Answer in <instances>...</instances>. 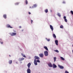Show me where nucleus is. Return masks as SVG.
<instances>
[{"label":"nucleus","instance_id":"f257e3e1","mask_svg":"<svg viewBox=\"0 0 73 73\" xmlns=\"http://www.w3.org/2000/svg\"><path fill=\"white\" fill-rule=\"evenodd\" d=\"M44 54L45 56H48V52L46 51L44 52Z\"/></svg>","mask_w":73,"mask_h":73},{"label":"nucleus","instance_id":"f03ea898","mask_svg":"<svg viewBox=\"0 0 73 73\" xmlns=\"http://www.w3.org/2000/svg\"><path fill=\"white\" fill-rule=\"evenodd\" d=\"M34 58H35L34 60H38L40 59V58L37 56H35L34 57Z\"/></svg>","mask_w":73,"mask_h":73},{"label":"nucleus","instance_id":"7ed1b4c3","mask_svg":"<svg viewBox=\"0 0 73 73\" xmlns=\"http://www.w3.org/2000/svg\"><path fill=\"white\" fill-rule=\"evenodd\" d=\"M48 65L49 66V67H53V66L52 65V64L51 63H48Z\"/></svg>","mask_w":73,"mask_h":73},{"label":"nucleus","instance_id":"20e7f679","mask_svg":"<svg viewBox=\"0 0 73 73\" xmlns=\"http://www.w3.org/2000/svg\"><path fill=\"white\" fill-rule=\"evenodd\" d=\"M39 55L40 57H41L42 58L43 57H44V54H43L40 53L39 54Z\"/></svg>","mask_w":73,"mask_h":73},{"label":"nucleus","instance_id":"39448f33","mask_svg":"<svg viewBox=\"0 0 73 73\" xmlns=\"http://www.w3.org/2000/svg\"><path fill=\"white\" fill-rule=\"evenodd\" d=\"M17 33H12V34H11V36H16L17 35Z\"/></svg>","mask_w":73,"mask_h":73},{"label":"nucleus","instance_id":"423d86ee","mask_svg":"<svg viewBox=\"0 0 73 73\" xmlns=\"http://www.w3.org/2000/svg\"><path fill=\"white\" fill-rule=\"evenodd\" d=\"M66 17L65 16H64L63 17V19H64V21L65 22H67L68 20H67V19H66Z\"/></svg>","mask_w":73,"mask_h":73},{"label":"nucleus","instance_id":"0eeeda50","mask_svg":"<svg viewBox=\"0 0 73 73\" xmlns=\"http://www.w3.org/2000/svg\"><path fill=\"white\" fill-rule=\"evenodd\" d=\"M58 67H59V68H60V69H64V67H63V66H60V65H58Z\"/></svg>","mask_w":73,"mask_h":73},{"label":"nucleus","instance_id":"6e6552de","mask_svg":"<svg viewBox=\"0 0 73 73\" xmlns=\"http://www.w3.org/2000/svg\"><path fill=\"white\" fill-rule=\"evenodd\" d=\"M27 73H31V71L30 69L29 68L28 69H27Z\"/></svg>","mask_w":73,"mask_h":73},{"label":"nucleus","instance_id":"1a4fd4ad","mask_svg":"<svg viewBox=\"0 0 73 73\" xmlns=\"http://www.w3.org/2000/svg\"><path fill=\"white\" fill-rule=\"evenodd\" d=\"M34 64H35V65H37V60H36V59L34 60Z\"/></svg>","mask_w":73,"mask_h":73},{"label":"nucleus","instance_id":"9d476101","mask_svg":"<svg viewBox=\"0 0 73 73\" xmlns=\"http://www.w3.org/2000/svg\"><path fill=\"white\" fill-rule=\"evenodd\" d=\"M7 28H13V27H11L9 25H7Z\"/></svg>","mask_w":73,"mask_h":73},{"label":"nucleus","instance_id":"9b49d317","mask_svg":"<svg viewBox=\"0 0 73 73\" xmlns=\"http://www.w3.org/2000/svg\"><path fill=\"white\" fill-rule=\"evenodd\" d=\"M53 68H57V66H56V65H55V64H53Z\"/></svg>","mask_w":73,"mask_h":73},{"label":"nucleus","instance_id":"f8f14e48","mask_svg":"<svg viewBox=\"0 0 73 73\" xmlns=\"http://www.w3.org/2000/svg\"><path fill=\"white\" fill-rule=\"evenodd\" d=\"M50 27L52 31H53V27L52 25H50Z\"/></svg>","mask_w":73,"mask_h":73},{"label":"nucleus","instance_id":"ddd939ff","mask_svg":"<svg viewBox=\"0 0 73 73\" xmlns=\"http://www.w3.org/2000/svg\"><path fill=\"white\" fill-rule=\"evenodd\" d=\"M31 63H29L27 64V66H28V68H30V66H31Z\"/></svg>","mask_w":73,"mask_h":73},{"label":"nucleus","instance_id":"4468645a","mask_svg":"<svg viewBox=\"0 0 73 73\" xmlns=\"http://www.w3.org/2000/svg\"><path fill=\"white\" fill-rule=\"evenodd\" d=\"M55 42L56 45H58V41L57 40H56L55 41Z\"/></svg>","mask_w":73,"mask_h":73},{"label":"nucleus","instance_id":"2eb2a0df","mask_svg":"<svg viewBox=\"0 0 73 73\" xmlns=\"http://www.w3.org/2000/svg\"><path fill=\"white\" fill-rule=\"evenodd\" d=\"M9 64H12V60H9Z\"/></svg>","mask_w":73,"mask_h":73},{"label":"nucleus","instance_id":"dca6fc26","mask_svg":"<svg viewBox=\"0 0 73 73\" xmlns=\"http://www.w3.org/2000/svg\"><path fill=\"white\" fill-rule=\"evenodd\" d=\"M44 48L45 49H46V50H47V51H48V48H47V47L46 46H44Z\"/></svg>","mask_w":73,"mask_h":73},{"label":"nucleus","instance_id":"f3484780","mask_svg":"<svg viewBox=\"0 0 73 73\" xmlns=\"http://www.w3.org/2000/svg\"><path fill=\"white\" fill-rule=\"evenodd\" d=\"M3 17L5 19H7V15L6 14L4 15Z\"/></svg>","mask_w":73,"mask_h":73},{"label":"nucleus","instance_id":"a211bd4d","mask_svg":"<svg viewBox=\"0 0 73 73\" xmlns=\"http://www.w3.org/2000/svg\"><path fill=\"white\" fill-rule=\"evenodd\" d=\"M53 36L54 38H56V35H55L54 34L53 35Z\"/></svg>","mask_w":73,"mask_h":73},{"label":"nucleus","instance_id":"6ab92c4d","mask_svg":"<svg viewBox=\"0 0 73 73\" xmlns=\"http://www.w3.org/2000/svg\"><path fill=\"white\" fill-rule=\"evenodd\" d=\"M21 54L22 56H23V57H25V58L26 57V56H25V55H24L22 53Z\"/></svg>","mask_w":73,"mask_h":73},{"label":"nucleus","instance_id":"aec40b11","mask_svg":"<svg viewBox=\"0 0 73 73\" xmlns=\"http://www.w3.org/2000/svg\"><path fill=\"white\" fill-rule=\"evenodd\" d=\"M44 12H45V13H48V9H46L44 11Z\"/></svg>","mask_w":73,"mask_h":73},{"label":"nucleus","instance_id":"412c9836","mask_svg":"<svg viewBox=\"0 0 73 73\" xmlns=\"http://www.w3.org/2000/svg\"><path fill=\"white\" fill-rule=\"evenodd\" d=\"M60 58L61 59V60H63V61H64V60H65V59H64V58L62 57H60Z\"/></svg>","mask_w":73,"mask_h":73},{"label":"nucleus","instance_id":"4be33fe9","mask_svg":"<svg viewBox=\"0 0 73 73\" xmlns=\"http://www.w3.org/2000/svg\"><path fill=\"white\" fill-rule=\"evenodd\" d=\"M57 15H58V16L59 17H61V15H60V13H58L57 14Z\"/></svg>","mask_w":73,"mask_h":73},{"label":"nucleus","instance_id":"5701e85b","mask_svg":"<svg viewBox=\"0 0 73 73\" xmlns=\"http://www.w3.org/2000/svg\"><path fill=\"white\" fill-rule=\"evenodd\" d=\"M24 60V58H22L20 59V61H23V60Z\"/></svg>","mask_w":73,"mask_h":73},{"label":"nucleus","instance_id":"b1692460","mask_svg":"<svg viewBox=\"0 0 73 73\" xmlns=\"http://www.w3.org/2000/svg\"><path fill=\"white\" fill-rule=\"evenodd\" d=\"M25 2L26 3V4H28V1H27V0H26L25 1Z\"/></svg>","mask_w":73,"mask_h":73},{"label":"nucleus","instance_id":"393cba45","mask_svg":"<svg viewBox=\"0 0 73 73\" xmlns=\"http://www.w3.org/2000/svg\"><path fill=\"white\" fill-rule=\"evenodd\" d=\"M54 62H55V61H56V57H55L54 58Z\"/></svg>","mask_w":73,"mask_h":73},{"label":"nucleus","instance_id":"a878e982","mask_svg":"<svg viewBox=\"0 0 73 73\" xmlns=\"http://www.w3.org/2000/svg\"><path fill=\"white\" fill-rule=\"evenodd\" d=\"M60 28H62H62H64V27H63V26L62 25H61L60 26Z\"/></svg>","mask_w":73,"mask_h":73},{"label":"nucleus","instance_id":"bb28decb","mask_svg":"<svg viewBox=\"0 0 73 73\" xmlns=\"http://www.w3.org/2000/svg\"><path fill=\"white\" fill-rule=\"evenodd\" d=\"M55 52H57V53H58L59 52V51H58V50H54Z\"/></svg>","mask_w":73,"mask_h":73},{"label":"nucleus","instance_id":"cd10ccee","mask_svg":"<svg viewBox=\"0 0 73 73\" xmlns=\"http://www.w3.org/2000/svg\"><path fill=\"white\" fill-rule=\"evenodd\" d=\"M19 3H16L15 4V5H19Z\"/></svg>","mask_w":73,"mask_h":73},{"label":"nucleus","instance_id":"c85d7f7f","mask_svg":"<svg viewBox=\"0 0 73 73\" xmlns=\"http://www.w3.org/2000/svg\"><path fill=\"white\" fill-rule=\"evenodd\" d=\"M46 39L48 41H50V39H48L47 38H46Z\"/></svg>","mask_w":73,"mask_h":73},{"label":"nucleus","instance_id":"c756f323","mask_svg":"<svg viewBox=\"0 0 73 73\" xmlns=\"http://www.w3.org/2000/svg\"><path fill=\"white\" fill-rule=\"evenodd\" d=\"M34 7H37V5H36V4L34 5Z\"/></svg>","mask_w":73,"mask_h":73},{"label":"nucleus","instance_id":"7c9ffc66","mask_svg":"<svg viewBox=\"0 0 73 73\" xmlns=\"http://www.w3.org/2000/svg\"><path fill=\"white\" fill-rule=\"evenodd\" d=\"M71 13L73 15V11H71Z\"/></svg>","mask_w":73,"mask_h":73},{"label":"nucleus","instance_id":"2f4dec72","mask_svg":"<svg viewBox=\"0 0 73 73\" xmlns=\"http://www.w3.org/2000/svg\"><path fill=\"white\" fill-rule=\"evenodd\" d=\"M36 62H40V60H36Z\"/></svg>","mask_w":73,"mask_h":73},{"label":"nucleus","instance_id":"473e14b6","mask_svg":"<svg viewBox=\"0 0 73 73\" xmlns=\"http://www.w3.org/2000/svg\"><path fill=\"white\" fill-rule=\"evenodd\" d=\"M65 73H69V72H68L67 71H66L65 72Z\"/></svg>","mask_w":73,"mask_h":73},{"label":"nucleus","instance_id":"72a5a7b5","mask_svg":"<svg viewBox=\"0 0 73 73\" xmlns=\"http://www.w3.org/2000/svg\"><path fill=\"white\" fill-rule=\"evenodd\" d=\"M31 24H32V22H33V20H31Z\"/></svg>","mask_w":73,"mask_h":73},{"label":"nucleus","instance_id":"f704fd0d","mask_svg":"<svg viewBox=\"0 0 73 73\" xmlns=\"http://www.w3.org/2000/svg\"><path fill=\"white\" fill-rule=\"evenodd\" d=\"M29 15H31V13L30 12H29Z\"/></svg>","mask_w":73,"mask_h":73},{"label":"nucleus","instance_id":"c9c22d12","mask_svg":"<svg viewBox=\"0 0 73 73\" xmlns=\"http://www.w3.org/2000/svg\"><path fill=\"white\" fill-rule=\"evenodd\" d=\"M1 44H3V42H1Z\"/></svg>","mask_w":73,"mask_h":73},{"label":"nucleus","instance_id":"e433bc0d","mask_svg":"<svg viewBox=\"0 0 73 73\" xmlns=\"http://www.w3.org/2000/svg\"><path fill=\"white\" fill-rule=\"evenodd\" d=\"M63 4H65V2L64 1V2H63Z\"/></svg>","mask_w":73,"mask_h":73},{"label":"nucleus","instance_id":"4c0bfd02","mask_svg":"<svg viewBox=\"0 0 73 73\" xmlns=\"http://www.w3.org/2000/svg\"><path fill=\"white\" fill-rule=\"evenodd\" d=\"M19 28H21V27L19 26Z\"/></svg>","mask_w":73,"mask_h":73},{"label":"nucleus","instance_id":"58836bf2","mask_svg":"<svg viewBox=\"0 0 73 73\" xmlns=\"http://www.w3.org/2000/svg\"><path fill=\"white\" fill-rule=\"evenodd\" d=\"M9 56L10 57H11V55H9Z\"/></svg>","mask_w":73,"mask_h":73},{"label":"nucleus","instance_id":"ea45409f","mask_svg":"<svg viewBox=\"0 0 73 73\" xmlns=\"http://www.w3.org/2000/svg\"><path fill=\"white\" fill-rule=\"evenodd\" d=\"M31 8V7H30V8Z\"/></svg>","mask_w":73,"mask_h":73},{"label":"nucleus","instance_id":"a19ab883","mask_svg":"<svg viewBox=\"0 0 73 73\" xmlns=\"http://www.w3.org/2000/svg\"><path fill=\"white\" fill-rule=\"evenodd\" d=\"M72 46L73 47V44L72 45Z\"/></svg>","mask_w":73,"mask_h":73},{"label":"nucleus","instance_id":"79ce46f5","mask_svg":"<svg viewBox=\"0 0 73 73\" xmlns=\"http://www.w3.org/2000/svg\"><path fill=\"white\" fill-rule=\"evenodd\" d=\"M16 63H17V62H16Z\"/></svg>","mask_w":73,"mask_h":73},{"label":"nucleus","instance_id":"37998d69","mask_svg":"<svg viewBox=\"0 0 73 73\" xmlns=\"http://www.w3.org/2000/svg\"><path fill=\"white\" fill-rule=\"evenodd\" d=\"M0 40H1V39Z\"/></svg>","mask_w":73,"mask_h":73},{"label":"nucleus","instance_id":"c03bdc74","mask_svg":"<svg viewBox=\"0 0 73 73\" xmlns=\"http://www.w3.org/2000/svg\"><path fill=\"white\" fill-rule=\"evenodd\" d=\"M22 31H23V30H22Z\"/></svg>","mask_w":73,"mask_h":73}]
</instances>
